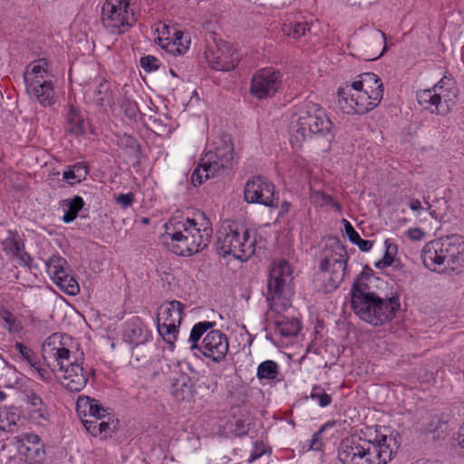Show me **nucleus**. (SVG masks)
<instances>
[{"label":"nucleus","mask_w":464,"mask_h":464,"mask_svg":"<svg viewBox=\"0 0 464 464\" xmlns=\"http://www.w3.org/2000/svg\"><path fill=\"white\" fill-rule=\"evenodd\" d=\"M212 224L204 212L197 211L185 222L167 226L164 244L175 255L191 256L208 246L212 237Z\"/></svg>","instance_id":"nucleus-1"},{"label":"nucleus","mask_w":464,"mask_h":464,"mask_svg":"<svg viewBox=\"0 0 464 464\" xmlns=\"http://www.w3.org/2000/svg\"><path fill=\"white\" fill-rule=\"evenodd\" d=\"M399 446L392 435H382L373 441L352 435L338 447V458L343 464H387Z\"/></svg>","instance_id":"nucleus-2"},{"label":"nucleus","mask_w":464,"mask_h":464,"mask_svg":"<svg viewBox=\"0 0 464 464\" xmlns=\"http://www.w3.org/2000/svg\"><path fill=\"white\" fill-rule=\"evenodd\" d=\"M216 322L202 321L192 327L188 337L190 350H198L204 357L219 363L226 359L229 348L227 334L213 330Z\"/></svg>","instance_id":"nucleus-3"},{"label":"nucleus","mask_w":464,"mask_h":464,"mask_svg":"<svg viewBox=\"0 0 464 464\" xmlns=\"http://www.w3.org/2000/svg\"><path fill=\"white\" fill-rule=\"evenodd\" d=\"M256 238L250 236L249 229L243 224H229L218 232L217 249L219 255L233 256L246 261L256 252Z\"/></svg>","instance_id":"nucleus-4"},{"label":"nucleus","mask_w":464,"mask_h":464,"mask_svg":"<svg viewBox=\"0 0 464 464\" xmlns=\"http://www.w3.org/2000/svg\"><path fill=\"white\" fill-rule=\"evenodd\" d=\"M293 270L285 260L274 261L267 280L266 302L272 312L279 313L290 306L289 296L293 294Z\"/></svg>","instance_id":"nucleus-5"},{"label":"nucleus","mask_w":464,"mask_h":464,"mask_svg":"<svg viewBox=\"0 0 464 464\" xmlns=\"http://www.w3.org/2000/svg\"><path fill=\"white\" fill-rule=\"evenodd\" d=\"M294 135L296 142L308 138L324 137L330 133L333 123L325 111L317 103L308 102L293 117Z\"/></svg>","instance_id":"nucleus-6"},{"label":"nucleus","mask_w":464,"mask_h":464,"mask_svg":"<svg viewBox=\"0 0 464 464\" xmlns=\"http://www.w3.org/2000/svg\"><path fill=\"white\" fill-rule=\"evenodd\" d=\"M350 303L353 313L361 320L373 326H381L392 321L400 308L397 295L382 298L375 295Z\"/></svg>","instance_id":"nucleus-7"},{"label":"nucleus","mask_w":464,"mask_h":464,"mask_svg":"<svg viewBox=\"0 0 464 464\" xmlns=\"http://www.w3.org/2000/svg\"><path fill=\"white\" fill-rule=\"evenodd\" d=\"M138 17L130 0H106L101 11V23L108 34L121 35L131 29Z\"/></svg>","instance_id":"nucleus-8"},{"label":"nucleus","mask_w":464,"mask_h":464,"mask_svg":"<svg viewBox=\"0 0 464 464\" xmlns=\"http://www.w3.org/2000/svg\"><path fill=\"white\" fill-rule=\"evenodd\" d=\"M26 91L43 106H51L54 102L53 82L48 79L47 63L39 60L30 64L24 75Z\"/></svg>","instance_id":"nucleus-9"},{"label":"nucleus","mask_w":464,"mask_h":464,"mask_svg":"<svg viewBox=\"0 0 464 464\" xmlns=\"http://www.w3.org/2000/svg\"><path fill=\"white\" fill-rule=\"evenodd\" d=\"M347 261V253L340 244H336L332 249L324 251L319 268L324 272L325 292L336 290L344 280Z\"/></svg>","instance_id":"nucleus-10"},{"label":"nucleus","mask_w":464,"mask_h":464,"mask_svg":"<svg viewBox=\"0 0 464 464\" xmlns=\"http://www.w3.org/2000/svg\"><path fill=\"white\" fill-rule=\"evenodd\" d=\"M185 305L177 300L162 304L157 314V331L173 351L178 340Z\"/></svg>","instance_id":"nucleus-11"},{"label":"nucleus","mask_w":464,"mask_h":464,"mask_svg":"<svg viewBox=\"0 0 464 464\" xmlns=\"http://www.w3.org/2000/svg\"><path fill=\"white\" fill-rule=\"evenodd\" d=\"M337 94L339 107L346 114H365L379 105L373 103L370 93L353 88L352 83L339 87Z\"/></svg>","instance_id":"nucleus-12"},{"label":"nucleus","mask_w":464,"mask_h":464,"mask_svg":"<svg viewBox=\"0 0 464 464\" xmlns=\"http://www.w3.org/2000/svg\"><path fill=\"white\" fill-rule=\"evenodd\" d=\"M234 161V145L229 136H224L216 142L215 150L208 151L203 158V164H207L206 178L218 176L221 172L230 169Z\"/></svg>","instance_id":"nucleus-13"},{"label":"nucleus","mask_w":464,"mask_h":464,"mask_svg":"<svg viewBox=\"0 0 464 464\" xmlns=\"http://www.w3.org/2000/svg\"><path fill=\"white\" fill-rule=\"evenodd\" d=\"M244 198L247 203L260 204L266 207H276L278 202V197H276L275 193V185L263 176H254L246 181Z\"/></svg>","instance_id":"nucleus-14"},{"label":"nucleus","mask_w":464,"mask_h":464,"mask_svg":"<svg viewBox=\"0 0 464 464\" xmlns=\"http://www.w3.org/2000/svg\"><path fill=\"white\" fill-rule=\"evenodd\" d=\"M84 356L81 353L73 358L72 362L60 371L62 385L72 392H79L83 390L88 382L91 373L94 374L92 368L83 366Z\"/></svg>","instance_id":"nucleus-15"},{"label":"nucleus","mask_w":464,"mask_h":464,"mask_svg":"<svg viewBox=\"0 0 464 464\" xmlns=\"http://www.w3.org/2000/svg\"><path fill=\"white\" fill-rule=\"evenodd\" d=\"M282 83V74L274 68H263L251 79L250 93L258 100L272 97Z\"/></svg>","instance_id":"nucleus-16"},{"label":"nucleus","mask_w":464,"mask_h":464,"mask_svg":"<svg viewBox=\"0 0 464 464\" xmlns=\"http://www.w3.org/2000/svg\"><path fill=\"white\" fill-rule=\"evenodd\" d=\"M58 337L53 335L49 337L43 344V358L52 368L53 372H60L65 366H68L73 358L77 355L63 345L61 341L57 342Z\"/></svg>","instance_id":"nucleus-17"},{"label":"nucleus","mask_w":464,"mask_h":464,"mask_svg":"<svg viewBox=\"0 0 464 464\" xmlns=\"http://www.w3.org/2000/svg\"><path fill=\"white\" fill-rule=\"evenodd\" d=\"M15 447L26 464H42L45 459L44 445L38 435L23 433L15 438Z\"/></svg>","instance_id":"nucleus-18"},{"label":"nucleus","mask_w":464,"mask_h":464,"mask_svg":"<svg viewBox=\"0 0 464 464\" xmlns=\"http://www.w3.org/2000/svg\"><path fill=\"white\" fill-rule=\"evenodd\" d=\"M206 59L212 69L229 72L237 67L239 62V54L231 46L217 45L215 49L209 48L206 52Z\"/></svg>","instance_id":"nucleus-19"},{"label":"nucleus","mask_w":464,"mask_h":464,"mask_svg":"<svg viewBox=\"0 0 464 464\" xmlns=\"http://www.w3.org/2000/svg\"><path fill=\"white\" fill-rule=\"evenodd\" d=\"M381 278L374 276L368 266H364L361 274L354 279L350 290V302L378 295L376 288Z\"/></svg>","instance_id":"nucleus-20"},{"label":"nucleus","mask_w":464,"mask_h":464,"mask_svg":"<svg viewBox=\"0 0 464 464\" xmlns=\"http://www.w3.org/2000/svg\"><path fill=\"white\" fill-rule=\"evenodd\" d=\"M443 243L444 265L454 268L464 265V240L461 237L453 235L441 238Z\"/></svg>","instance_id":"nucleus-21"},{"label":"nucleus","mask_w":464,"mask_h":464,"mask_svg":"<svg viewBox=\"0 0 464 464\" xmlns=\"http://www.w3.org/2000/svg\"><path fill=\"white\" fill-rule=\"evenodd\" d=\"M150 331L139 316H133L125 323L122 338L131 346H139L148 342Z\"/></svg>","instance_id":"nucleus-22"},{"label":"nucleus","mask_w":464,"mask_h":464,"mask_svg":"<svg viewBox=\"0 0 464 464\" xmlns=\"http://www.w3.org/2000/svg\"><path fill=\"white\" fill-rule=\"evenodd\" d=\"M24 401L27 405V411L31 420L38 424L50 421L51 413L49 407L38 393L33 390L25 391Z\"/></svg>","instance_id":"nucleus-23"},{"label":"nucleus","mask_w":464,"mask_h":464,"mask_svg":"<svg viewBox=\"0 0 464 464\" xmlns=\"http://www.w3.org/2000/svg\"><path fill=\"white\" fill-rule=\"evenodd\" d=\"M13 353L17 360L26 363L30 368L34 369L42 380H49L51 374L48 370L42 367L41 361L37 353L30 347L22 343H15L13 346Z\"/></svg>","instance_id":"nucleus-24"},{"label":"nucleus","mask_w":464,"mask_h":464,"mask_svg":"<svg viewBox=\"0 0 464 464\" xmlns=\"http://www.w3.org/2000/svg\"><path fill=\"white\" fill-rule=\"evenodd\" d=\"M353 88H359L362 91L370 93L373 103L380 104L383 97V84L381 78L373 72H364L360 74L353 82Z\"/></svg>","instance_id":"nucleus-25"},{"label":"nucleus","mask_w":464,"mask_h":464,"mask_svg":"<svg viewBox=\"0 0 464 464\" xmlns=\"http://www.w3.org/2000/svg\"><path fill=\"white\" fill-rule=\"evenodd\" d=\"M85 97L100 109H105L112 104L110 83L104 79H99L85 91Z\"/></svg>","instance_id":"nucleus-26"},{"label":"nucleus","mask_w":464,"mask_h":464,"mask_svg":"<svg viewBox=\"0 0 464 464\" xmlns=\"http://www.w3.org/2000/svg\"><path fill=\"white\" fill-rule=\"evenodd\" d=\"M170 382V394L177 401H188L192 399L195 391L188 375L177 373Z\"/></svg>","instance_id":"nucleus-27"},{"label":"nucleus","mask_w":464,"mask_h":464,"mask_svg":"<svg viewBox=\"0 0 464 464\" xmlns=\"http://www.w3.org/2000/svg\"><path fill=\"white\" fill-rule=\"evenodd\" d=\"M423 265L435 270L437 266L444 265L442 239L433 240L424 246L421 251Z\"/></svg>","instance_id":"nucleus-28"},{"label":"nucleus","mask_w":464,"mask_h":464,"mask_svg":"<svg viewBox=\"0 0 464 464\" xmlns=\"http://www.w3.org/2000/svg\"><path fill=\"white\" fill-rule=\"evenodd\" d=\"M274 325L276 331L284 337L295 336L301 330V324L297 318L283 315L281 312L276 313L274 318Z\"/></svg>","instance_id":"nucleus-29"},{"label":"nucleus","mask_w":464,"mask_h":464,"mask_svg":"<svg viewBox=\"0 0 464 464\" xmlns=\"http://www.w3.org/2000/svg\"><path fill=\"white\" fill-rule=\"evenodd\" d=\"M438 84L435 85L432 89L422 90L417 93V100L420 106L425 110H430L432 113L436 112L438 114L443 113L440 110V105L441 103V95L437 93Z\"/></svg>","instance_id":"nucleus-30"},{"label":"nucleus","mask_w":464,"mask_h":464,"mask_svg":"<svg viewBox=\"0 0 464 464\" xmlns=\"http://www.w3.org/2000/svg\"><path fill=\"white\" fill-rule=\"evenodd\" d=\"M0 326L11 334H18L24 329L21 320L3 304H0Z\"/></svg>","instance_id":"nucleus-31"},{"label":"nucleus","mask_w":464,"mask_h":464,"mask_svg":"<svg viewBox=\"0 0 464 464\" xmlns=\"http://www.w3.org/2000/svg\"><path fill=\"white\" fill-rule=\"evenodd\" d=\"M280 371L277 362L272 360L262 362L256 370V377L259 381H266L267 382H278Z\"/></svg>","instance_id":"nucleus-32"},{"label":"nucleus","mask_w":464,"mask_h":464,"mask_svg":"<svg viewBox=\"0 0 464 464\" xmlns=\"http://www.w3.org/2000/svg\"><path fill=\"white\" fill-rule=\"evenodd\" d=\"M24 244L16 231L8 230L7 237L2 241V249L6 256L14 258V255L24 250Z\"/></svg>","instance_id":"nucleus-33"},{"label":"nucleus","mask_w":464,"mask_h":464,"mask_svg":"<svg viewBox=\"0 0 464 464\" xmlns=\"http://www.w3.org/2000/svg\"><path fill=\"white\" fill-rule=\"evenodd\" d=\"M63 206L66 208L63 217L64 223H71L76 219L78 213L82 209L84 201L82 197L74 196L72 198H67L63 201Z\"/></svg>","instance_id":"nucleus-34"},{"label":"nucleus","mask_w":464,"mask_h":464,"mask_svg":"<svg viewBox=\"0 0 464 464\" xmlns=\"http://www.w3.org/2000/svg\"><path fill=\"white\" fill-rule=\"evenodd\" d=\"M46 271L51 278L55 281L58 276H64V273L68 272V265L64 258L60 256H52L45 262Z\"/></svg>","instance_id":"nucleus-35"},{"label":"nucleus","mask_w":464,"mask_h":464,"mask_svg":"<svg viewBox=\"0 0 464 464\" xmlns=\"http://www.w3.org/2000/svg\"><path fill=\"white\" fill-rule=\"evenodd\" d=\"M20 415L14 409L0 410V430L5 432H14L16 430Z\"/></svg>","instance_id":"nucleus-36"},{"label":"nucleus","mask_w":464,"mask_h":464,"mask_svg":"<svg viewBox=\"0 0 464 464\" xmlns=\"http://www.w3.org/2000/svg\"><path fill=\"white\" fill-rule=\"evenodd\" d=\"M119 145L125 150L129 158L139 162L140 160V145L137 139L131 135L124 134L120 138Z\"/></svg>","instance_id":"nucleus-37"},{"label":"nucleus","mask_w":464,"mask_h":464,"mask_svg":"<svg viewBox=\"0 0 464 464\" xmlns=\"http://www.w3.org/2000/svg\"><path fill=\"white\" fill-rule=\"evenodd\" d=\"M344 225L345 233L349 238V240L356 245L359 249L362 252H368L372 249L373 246V242L367 239H362L357 231L354 229L353 225L346 219H343Z\"/></svg>","instance_id":"nucleus-38"},{"label":"nucleus","mask_w":464,"mask_h":464,"mask_svg":"<svg viewBox=\"0 0 464 464\" xmlns=\"http://www.w3.org/2000/svg\"><path fill=\"white\" fill-rule=\"evenodd\" d=\"M66 119L69 124V132L74 133L75 135L83 132L84 127L82 117L72 105L69 106L68 111L66 113Z\"/></svg>","instance_id":"nucleus-39"},{"label":"nucleus","mask_w":464,"mask_h":464,"mask_svg":"<svg viewBox=\"0 0 464 464\" xmlns=\"http://www.w3.org/2000/svg\"><path fill=\"white\" fill-rule=\"evenodd\" d=\"M54 283L67 295H76L80 292V286L77 281L69 272L64 273V276H58Z\"/></svg>","instance_id":"nucleus-40"},{"label":"nucleus","mask_w":464,"mask_h":464,"mask_svg":"<svg viewBox=\"0 0 464 464\" xmlns=\"http://www.w3.org/2000/svg\"><path fill=\"white\" fill-rule=\"evenodd\" d=\"M311 201L319 207L331 205L336 211L341 212V206L330 195L325 194L322 190L310 189Z\"/></svg>","instance_id":"nucleus-41"},{"label":"nucleus","mask_w":464,"mask_h":464,"mask_svg":"<svg viewBox=\"0 0 464 464\" xmlns=\"http://www.w3.org/2000/svg\"><path fill=\"white\" fill-rule=\"evenodd\" d=\"M384 245H385L384 256L382 260H379L378 262L375 263V266L377 268H381V269L390 266L392 264L394 257L398 251L397 245L395 243H393L392 241H391L390 239H386L384 242Z\"/></svg>","instance_id":"nucleus-42"},{"label":"nucleus","mask_w":464,"mask_h":464,"mask_svg":"<svg viewBox=\"0 0 464 464\" xmlns=\"http://www.w3.org/2000/svg\"><path fill=\"white\" fill-rule=\"evenodd\" d=\"M335 426V421H327L326 423L323 424L320 429L314 432L312 436V439L310 440L309 443V450H321L324 445L323 441L322 434L328 428H333Z\"/></svg>","instance_id":"nucleus-43"},{"label":"nucleus","mask_w":464,"mask_h":464,"mask_svg":"<svg viewBox=\"0 0 464 464\" xmlns=\"http://www.w3.org/2000/svg\"><path fill=\"white\" fill-rule=\"evenodd\" d=\"M312 400L316 401L318 405L322 408L329 406L332 401V396L325 392L324 389L320 385H314L312 388L310 396Z\"/></svg>","instance_id":"nucleus-44"},{"label":"nucleus","mask_w":464,"mask_h":464,"mask_svg":"<svg viewBox=\"0 0 464 464\" xmlns=\"http://www.w3.org/2000/svg\"><path fill=\"white\" fill-rule=\"evenodd\" d=\"M309 30L310 26L307 22H298L295 23L293 26L285 25L283 27V32L294 39H299L301 36L305 34L306 31Z\"/></svg>","instance_id":"nucleus-45"},{"label":"nucleus","mask_w":464,"mask_h":464,"mask_svg":"<svg viewBox=\"0 0 464 464\" xmlns=\"http://www.w3.org/2000/svg\"><path fill=\"white\" fill-rule=\"evenodd\" d=\"M449 210L448 200L445 198H436L435 207L431 209V218L441 221L447 215Z\"/></svg>","instance_id":"nucleus-46"},{"label":"nucleus","mask_w":464,"mask_h":464,"mask_svg":"<svg viewBox=\"0 0 464 464\" xmlns=\"http://www.w3.org/2000/svg\"><path fill=\"white\" fill-rule=\"evenodd\" d=\"M92 403V398L89 396H80L76 401V411L77 414L82 418L88 417L91 412Z\"/></svg>","instance_id":"nucleus-47"},{"label":"nucleus","mask_w":464,"mask_h":464,"mask_svg":"<svg viewBox=\"0 0 464 464\" xmlns=\"http://www.w3.org/2000/svg\"><path fill=\"white\" fill-rule=\"evenodd\" d=\"M207 164H203V158L197 166V168L193 170L191 174V182L194 186L201 185L205 180H208L209 178H206Z\"/></svg>","instance_id":"nucleus-48"},{"label":"nucleus","mask_w":464,"mask_h":464,"mask_svg":"<svg viewBox=\"0 0 464 464\" xmlns=\"http://www.w3.org/2000/svg\"><path fill=\"white\" fill-rule=\"evenodd\" d=\"M140 66L147 72H155L160 68V61L153 55H146L140 60Z\"/></svg>","instance_id":"nucleus-49"},{"label":"nucleus","mask_w":464,"mask_h":464,"mask_svg":"<svg viewBox=\"0 0 464 464\" xmlns=\"http://www.w3.org/2000/svg\"><path fill=\"white\" fill-rule=\"evenodd\" d=\"M109 408H104L99 401L92 399L91 412L88 415L90 418L103 419L110 414Z\"/></svg>","instance_id":"nucleus-50"},{"label":"nucleus","mask_w":464,"mask_h":464,"mask_svg":"<svg viewBox=\"0 0 464 464\" xmlns=\"http://www.w3.org/2000/svg\"><path fill=\"white\" fill-rule=\"evenodd\" d=\"M175 35V41L173 43L174 45H177L176 51L179 53V54L184 53L188 49V44H190V40L188 38V36L185 37L184 40V34L182 32H176L174 34Z\"/></svg>","instance_id":"nucleus-51"},{"label":"nucleus","mask_w":464,"mask_h":464,"mask_svg":"<svg viewBox=\"0 0 464 464\" xmlns=\"http://www.w3.org/2000/svg\"><path fill=\"white\" fill-rule=\"evenodd\" d=\"M102 419H82V422L85 427L86 430L91 433L92 436L99 435V420Z\"/></svg>","instance_id":"nucleus-52"},{"label":"nucleus","mask_w":464,"mask_h":464,"mask_svg":"<svg viewBox=\"0 0 464 464\" xmlns=\"http://www.w3.org/2000/svg\"><path fill=\"white\" fill-rule=\"evenodd\" d=\"M78 177V180H84L88 175V166L84 161H80L70 166Z\"/></svg>","instance_id":"nucleus-53"},{"label":"nucleus","mask_w":464,"mask_h":464,"mask_svg":"<svg viewBox=\"0 0 464 464\" xmlns=\"http://www.w3.org/2000/svg\"><path fill=\"white\" fill-rule=\"evenodd\" d=\"M121 108L125 114L130 119L135 118L139 111L137 103L131 101H124L121 104Z\"/></svg>","instance_id":"nucleus-54"},{"label":"nucleus","mask_w":464,"mask_h":464,"mask_svg":"<svg viewBox=\"0 0 464 464\" xmlns=\"http://www.w3.org/2000/svg\"><path fill=\"white\" fill-rule=\"evenodd\" d=\"M115 201L118 205L121 206L123 208H127L132 205L134 202V195L133 193H126V194H120L116 198Z\"/></svg>","instance_id":"nucleus-55"},{"label":"nucleus","mask_w":464,"mask_h":464,"mask_svg":"<svg viewBox=\"0 0 464 464\" xmlns=\"http://www.w3.org/2000/svg\"><path fill=\"white\" fill-rule=\"evenodd\" d=\"M3 372H4L0 376V386H3V387H12L13 386V382H14L13 380L12 379L5 380L3 377L4 376H9V375L14 376L15 375L14 369L12 368V367L6 366V367H5L3 369Z\"/></svg>","instance_id":"nucleus-56"},{"label":"nucleus","mask_w":464,"mask_h":464,"mask_svg":"<svg viewBox=\"0 0 464 464\" xmlns=\"http://www.w3.org/2000/svg\"><path fill=\"white\" fill-rule=\"evenodd\" d=\"M14 258L19 260V264L24 266H30V263L33 258L31 256L24 250H20L19 253L14 255Z\"/></svg>","instance_id":"nucleus-57"},{"label":"nucleus","mask_w":464,"mask_h":464,"mask_svg":"<svg viewBox=\"0 0 464 464\" xmlns=\"http://www.w3.org/2000/svg\"><path fill=\"white\" fill-rule=\"evenodd\" d=\"M408 237L414 241H420L424 237V232L419 227L409 228L406 232Z\"/></svg>","instance_id":"nucleus-58"},{"label":"nucleus","mask_w":464,"mask_h":464,"mask_svg":"<svg viewBox=\"0 0 464 464\" xmlns=\"http://www.w3.org/2000/svg\"><path fill=\"white\" fill-rule=\"evenodd\" d=\"M63 179L68 181L70 184L80 183L81 180H78V177L72 169L69 166L66 170H64L63 174Z\"/></svg>","instance_id":"nucleus-59"},{"label":"nucleus","mask_w":464,"mask_h":464,"mask_svg":"<svg viewBox=\"0 0 464 464\" xmlns=\"http://www.w3.org/2000/svg\"><path fill=\"white\" fill-rule=\"evenodd\" d=\"M263 447H264V445L262 443L260 445H258V443H256V450L251 454V457H250L251 461L259 459L265 453Z\"/></svg>","instance_id":"nucleus-60"},{"label":"nucleus","mask_w":464,"mask_h":464,"mask_svg":"<svg viewBox=\"0 0 464 464\" xmlns=\"http://www.w3.org/2000/svg\"><path fill=\"white\" fill-rule=\"evenodd\" d=\"M409 208L414 212H420L424 209L421 207V203L418 198H413L409 202Z\"/></svg>","instance_id":"nucleus-61"},{"label":"nucleus","mask_w":464,"mask_h":464,"mask_svg":"<svg viewBox=\"0 0 464 464\" xmlns=\"http://www.w3.org/2000/svg\"><path fill=\"white\" fill-rule=\"evenodd\" d=\"M99 435L102 434V433H107L111 430V424L109 421H105V420H99Z\"/></svg>","instance_id":"nucleus-62"},{"label":"nucleus","mask_w":464,"mask_h":464,"mask_svg":"<svg viewBox=\"0 0 464 464\" xmlns=\"http://www.w3.org/2000/svg\"><path fill=\"white\" fill-rule=\"evenodd\" d=\"M423 203L426 206L425 210L429 213V215L431 217V209H433V207H435V198L432 201H430L429 197L423 198Z\"/></svg>","instance_id":"nucleus-63"},{"label":"nucleus","mask_w":464,"mask_h":464,"mask_svg":"<svg viewBox=\"0 0 464 464\" xmlns=\"http://www.w3.org/2000/svg\"><path fill=\"white\" fill-rule=\"evenodd\" d=\"M458 441H459V446L464 448V421H463V425H462L459 434Z\"/></svg>","instance_id":"nucleus-64"}]
</instances>
